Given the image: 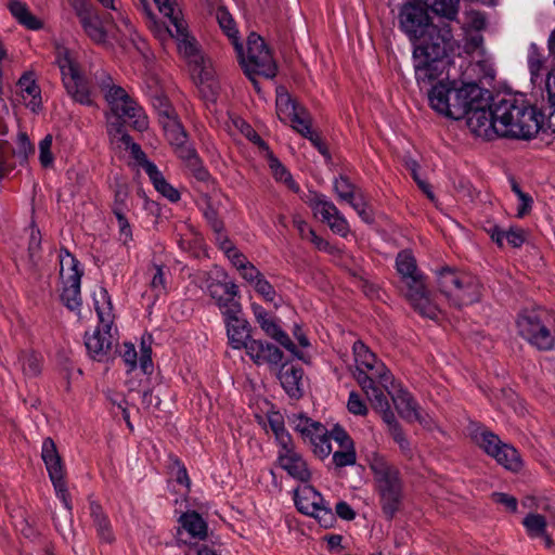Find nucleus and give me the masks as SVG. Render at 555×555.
I'll return each instance as SVG.
<instances>
[{
	"label": "nucleus",
	"mask_w": 555,
	"mask_h": 555,
	"mask_svg": "<svg viewBox=\"0 0 555 555\" xmlns=\"http://www.w3.org/2000/svg\"><path fill=\"white\" fill-rule=\"evenodd\" d=\"M494 116L500 137L529 140L541 129L544 115L524 98L504 94L496 96Z\"/></svg>",
	"instance_id": "f257e3e1"
},
{
	"label": "nucleus",
	"mask_w": 555,
	"mask_h": 555,
	"mask_svg": "<svg viewBox=\"0 0 555 555\" xmlns=\"http://www.w3.org/2000/svg\"><path fill=\"white\" fill-rule=\"evenodd\" d=\"M486 94H489V91L476 82L456 87L455 81H438L428 91V101L430 107L438 114L459 120L464 118L474 105L482 103V95Z\"/></svg>",
	"instance_id": "f03ea898"
},
{
	"label": "nucleus",
	"mask_w": 555,
	"mask_h": 555,
	"mask_svg": "<svg viewBox=\"0 0 555 555\" xmlns=\"http://www.w3.org/2000/svg\"><path fill=\"white\" fill-rule=\"evenodd\" d=\"M374 476L375 491L384 517L392 520L404 501V481L400 469L383 454L374 452L369 460Z\"/></svg>",
	"instance_id": "7ed1b4c3"
},
{
	"label": "nucleus",
	"mask_w": 555,
	"mask_h": 555,
	"mask_svg": "<svg viewBox=\"0 0 555 555\" xmlns=\"http://www.w3.org/2000/svg\"><path fill=\"white\" fill-rule=\"evenodd\" d=\"M405 3L399 13V23L402 31L412 41L414 48L422 43L429 46L436 42V37H442L444 41H452V33L449 25L439 27L430 22L428 9L434 10L422 0Z\"/></svg>",
	"instance_id": "20e7f679"
},
{
	"label": "nucleus",
	"mask_w": 555,
	"mask_h": 555,
	"mask_svg": "<svg viewBox=\"0 0 555 555\" xmlns=\"http://www.w3.org/2000/svg\"><path fill=\"white\" fill-rule=\"evenodd\" d=\"M436 274L438 288L451 306L462 308L480 300L482 286L475 275L448 266Z\"/></svg>",
	"instance_id": "39448f33"
},
{
	"label": "nucleus",
	"mask_w": 555,
	"mask_h": 555,
	"mask_svg": "<svg viewBox=\"0 0 555 555\" xmlns=\"http://www.w3.org/2000/svg\"><path fill=\"white\" fill-rule=\"evenodd\" d=\"M436 42L420 44L413 49L415 79L418 86L427 87L438 80L444 69V59L453 50L452 41L436 37Z\"/></svg>",
	"instance_id": "423d86ee"
},
{
	"label": "nucleus",
	"mask_w": 555,
	"mask_h": 555,
	"mask_svg": "<svg viewBox=\"0 0 555 555\" xmlns=\"http://www.w3.org/2000/svg\"><path fill=\"white\" fill-rule=\"evenodd\" d=\"M518 334L539 350L553 349L551 326L555 324V312L544 308L524 310L517 321Z\"/></svg>",
	"instance_id": "0eeeda50"
},
{
	"label": "nucleus",
	"mask_w": 555,
	"mask_h": 555,
	"mask_svg": "<svg viewBox=\"0 0 555 555\" xmlns=\"http://www.w3.org/2000/svg\"><path fill=\"white\" fill-rule=\"evenodd\" d=\"M99 297L103 305H106V307H101L100 300L96 298L94 299L95 311L102 328L98 327L91 335L86 334L85 345L90 357L93 360L101 362L107 357L113 346L111 334L113 324V305L108 292L104 287L100 288Z\"/></svg>",
	"instance_id": "6e6552de"
},
{
	"label": "nucleus",
	"mask_w": 555,
	"mask_h": 555,
	"mask_svg": "<svg viewBox=\"0 0 555 555\" xmlns=\"http://www.w3.org/2000/svg\"><path fill=\"white\" fill-rule=\"evenodd\" d=\"M62 76L63 86L67 94L81 105H94V91L90 81L80 72L79 65L75 62L67 49H57L55 60Z\"/></svg>",
	"instance_id": "1a4fd4ad"
},
{
	"label": "nucleus",
	"mask_w": 555,
	"mask_h": 555,
	"mask_svg": "<svg viewBox=\"0 0 555 555\" xmlns=\"http://www.w3.org/2000/svg\"><path fill=\"white\" fill-rule=\"evenodd\" d=\"M109 113L129 120V125L137 131H144L149 127L147 116L143 108L132 99L122 87L112 89L105 94Z\"/></svg>",
	"instance_id": "9d476101"
},
{
	"label": "nucleus",
	"mask_w": 555,
	"mask_h": 555,
	"mask_svg": "<svg viewBox=\"0 0 555 555\" xmlns=\"http://www.w3.org/2000/svg\"><path fill=\"white\" fill-rule=\"evenodd\" d=\"M73 9L86 36L95 44L107 42L106 25L113 23L111 14L101 15L88 0H75Z\"/></svg>",
	"instance_id": "9b49d317"
},
{
	"label": "nucleus",
	"mask_w": 555,
	"mask_h": 555,
	"mask_svg": "<svg viewBox=\"0 0 555 555\" xmlns=\"http://www.w3.org/2000/svg\"><path fill=\"white\" fill-rule=\"evenodd\" d=\"M41 457L46 464L50 480L54 487L56 496L62 501L64 507L70 513L73 509L70 494L65 481V468L56 444L48 437L42 442Z\"/></svg>",
	"instance_id": "f8f14e48"
},
{
	"label": "nucleus",
	"mask_w": 555,
	"mask_h": 555,
	"mask_svg": "<svg viewBox=\"0 0 555 555\" xmlns=\"http://www.w3.org/2000/svg\"><path fill=\"white\" fill-rule=\"evenodd\" d=\"M490 93L482 95V103L474 105L465 115L468 128L478 137H489L491 133L499 135V120L494 116L496 98L490 100Z\"/></svg>",
	"instance_id": "ddd939ff"
},
{
	"label": "nucleus",
	"mask_w": 555,
	"mask_h": 555,
	"mask_svg": "<svg viewBox=\"0 0 555 555\" xmlns=\"http://www.w3.org/2000/svg\"><path fill=\"white\" fill-rule=\"evenodd\" d=\"M406 292L405 297L421 315L436 319L438 317V307L430 299V292L428 291L425 276L418 273L414 276H408L403 280Z\"/></svg>",
	"instance_id": "4468645a"
},
{
	"label": "nucleus",
	"mask_w": 555,
	"mask_h": 555,
	"mask_svg": "<svg viewBox=\"0 0 555 555\" xmlns=\"http://www.w3.org/2000/svg\"><path fill=\"white\" fill-rule=\"evenodd\" d=\"M353 354L356 360V373L365 372L366 375L373 376V373L379 375V383L387 387L392 384V376L384 363L377 361L376 356L360 340L353 344Z\"/></svg>",
	"instance_id": "2eb2a0df"
},
{
	"label": "nucleus",
	"mask_w": 555,
	"mask_h": 555,
	"mask_svg": "<svg viewBox=\"0 0 555 555\" xmlns=\"http://www.w3.org/2000/svg\"><path fill=\"white\" fill-rule=\"evenodd\" d=\"M356 379L365 392L366 398L370 400L373 408L377 411L384 412L385 421L390 418V405L387 396L385 395V391L392 395L388 389L390 384H387V387H384L379 383V375L375 373H373V376H369L365 372H360L356 375Z\"/></svg>",
	"instance_id": "dca6fc26"
},
{
	"label": "nucleus",
	"mask_w": 555,
	"mask_h": 555,
	"mask_svg": "<svg viewBox=\"0 0 555 555\" xmlns=\"http://www.w3.org/2000/svg\"><path fill=\"white\" fill-rule=\"evenodd\" d=\"M236 53L245 75L250 79L255 88H258V81L255 79V75H260L266 78H274L276 76L278 66L271 52L245 57L244 48L242 47V52Z\"/></svg>",
	"instance_id": "f3484780"
},
{
	"label": "nucleus",
	"mask_w": 555,
	"mask_h": 555,
	"mask_svg": "<svg viewBox=\"0 0 555 555\" xmlns=\"http://www.w3.org/2000/svg\"><path fill=\"white\" fill-rule=\"evenodd\" d=\"M251 309L257 323L259 324V326L266 333L267 336L274 339L276 343H279L281 346H283L292 353H298L296 345L289 338L287 333L280 327V325L275 322L274 318H272L263 307L257 304H253Z\"/></svg>",
	"instance_id": "a211bd4d"
},
{
	"label": "nucleus",
	"mask_w": 555,
	"mask_h": 555,
	"mask_svg": "<svg viewBox=\"0 0 555 555\" xmlns=\"http://www.w3.org/2000/svg\"><path fill=\"white\" fill-rule=\"evenodd\" d=\"M311 208L315 215L321 217L323 222H326L330 229L339 234L346 236L349 232V225L345 217L340 214L337 207L330 201L325 199L323 195L315 196L311 203Z\"/></svg>",
	"instance_id": "6ab92c4d"
},
{
	"label": "nucleus",
	"mask_w": 555,
	"mask_h": 555,
	"mask_svg": "<svg viewBox=\"0 0 555 555\" xmlns=\"http://www.w3.org/2000/svg\"><path fill=\"white\" fill-rule=\"evenodd\" d=\"M179 522L181 528L178 529V541L186 544L192 539L205 540L208 533V525L205 519L195 511L183 513Z\"/></svg>",
	"instance_id": "aec40b11"
},
{
	"label": "nucleus",
	"mask_w": 555,
	"mask_h": 555,
	"mask_svg": "<svg viewBox=\"0 0 555 555\" xmlns=\"http://www.w3.org/2000/svg\"><path fill=\"white\" fill-rule=\"evenodd\" d=\"M66 257L69 258L73 273L64 280L61 299L69 310L75 311L79 310L81 306L80 280L82 272L77 269L78 261L68 251H66Z\"/></svg>",
	"instance_id": "412c9836"
},
{
	"label": "nucleus",
	"mask_w": 555,
	"mask_h": 555,
	"mask_svg": "<svg viewBox=\"0 0 555 555\" xmlns=\"http://www.w3.org/2000/svg\"><path fill=\"white\" fill-rule=\"evenodd\" d=\"M173 30L167 29L171 37L178 42L179 53L195 64H199L203 57L199 54L196 40L188 33V28L183 20H173Z\"/></svg>",
	"instance_id": "4be33fe9"
},
{
	"label": "nucleus",
	"mask_w": 555,
	"mask_h": 555,
	"mask_svg": "<svg viewBox=\"0 0 555 555\" xmlns=\"http://www.w3.org/2000/svg\"><path fill=\"white\" fill-rule=\"evenodd\" d=\"M245 350L253 362L257 365L264 363L278 365L283 360L282 350L275 345L262 339L254 338L253 340H249Z\"/></svg>",
	"instance_id": "5701e85b"
},
{
	"label": "nucleus",
	"mask_w": 555,
	"mask_h": 555,
	"mask_svg": "<svg viewBox=\"0 0 555 555\" xmlns=\"http://www.w3.org/2000/svg\"><path fill=\"white\" fill-rule=\"evenodd\" d=\"M224 323L229 344L234 349H246L249 340H253L254 338L250 336V325L248 321L243 318V313L225 318Z\"/></svg>",
	"instance_id": "b1692460"
},
{
	"label": "nucleus",
	"mask_w": 555,
	"mask_h": 555,
	"mask_svg": "<svg viewBox=\"0 0 555 555\" xmlns=\"http://www.w3.org/2000/svg\"><path fill=\"white\" fill-rule=\"evenodd\" d=\"M278 464L287 473L288 476L301 483H308L311 479V470L309 469L306 460L297 451L279 454Z\"/></svg>",
	"instance_id": "393cba45"
},
{
	"label": "nucleus",
	"mask_w": 555,
	"mask_h": 555,
	"mask_svg": "<svg viewBox=\"0 0 555 555\" xmlns=\"http://www.w3.org/2000/svg\"><path fill=\"white\" fill-rule=\"evenodd\" d=\"M176 155L185 164L192 175L202 182H206L210 178V173L204 167L194 146L188 141L172 146Z\"/></svg>",
	"instance_id": "a878e982"
},
{
	"label": "nucleus",
	"mask_w": 555,
	"mask_h": 555,
	"mask_svg": "<svg viewBox=\"0 0 555 555\" xmlns=\"http://www.w3.org/2000/svg\"><path fill=\"white\" fill-rule=\"evenodd\" d=\"M294 501L297 509L308 516L317 512L324 503L321 493L307 483L295 489Z\"/></svg>",
	"instance_id": "bb28decb"
},
{
	"label": "nucleus",
	"mask_w": 555,
	"mask_h": 555,
	"mask_svg": "<svg viewBox=\"0 0 555 555\" xmlns=\"http://www.w3.org/2000/svg\"><path fill=\"white\" fill-rule=\"evenodd\" d=\"M20 93L27 107L33 112L41 108V90L36 83L31 73H25L17 82Z\"/></svg>",
	"instance_id": "cd10ccee"
},
{
	"label": "nucleus",
	"mask_w": 555,
	"mask_h": 555,
	"mask_svg": "<svg viewBox=\"0 0 555 555\" xmlns=\"http://www.w3.org/2000/svg\"><path fill=\"white\" fill-rule=\"evenodd\" d=\"M391 398L397 412L402 418L408 422L422 423L417 403L410 392L399 389L396 393L391 395Z\"/></svg>",
	"instance_id": "c85d7f7f"
},
{
	"label": "nucleus",
	"mask_w": 555,
	"mask_h": 555,
	"mask_svg": "<svg viewBox=\"0 0 555 555\" xmlns=\"http://www.w3.org/2000/svg\"><path fill=\"white\" fill-rule=\"evenodd\" d=\"M302 374V369L296 366L286 367L283 365L280 370L279 379L283 389L291 398L299 399L302 396L300 388Z\"/></svg>",
	"instance_id": "c756f323"
},
{
	"label": "nucleus",
	"mask_w": 555,
	"mask_h": 555,
	"mask_svg": "<svg viewBox=\"0 0 555 555\" xmlns=\"http://www.w3.org/2000/svg\"><path fill=\"white\" fill-rule=\"evenodd\" d=\"M90 515L99 539L108 544L113 543L115 541V535L111 521L104 514L102 506L94 501L90 502Z\"/></svg>",
	"instance_id": "7c9ffc66"
},
{
	"label": "nucleus",
	"mask_w": 555,
	"mask_h": 555,
	"mask_svg": "<svg viewBox=\"0 0 555 555\" xmlns=\"http://www.w3.org/2000/svg\"><path fill=\"white\" fill-rule=\"evenodd\" d=\"M229 294L223 295L220 301H215V305L219 308L223 319L228 317H234V314H242V304L240 302V289L238 286L230 281Z\"/></svg>",
	"instance_id": "2f4dec72"
},
{
	"label": "nucleus",
	"mask_w": 555,
	"mask_h": 555,
	"mask_svg": "<svg viewBox=\"0 0 555 555\" xmlns=\"http://www.w3.org/2000/svg\"><path fill=\"white\" fill-rule=\"evenodd\" d=\"M146 173L152 181L155 190L170 202L176 203L180 199V193L164 178L155 164H149Z\"/></svg>",
	"instance_id": "473e14b6"
},
{
	"label": "nucleus",
	"mask_w": 555,
	"mask_h": 555,
	"mask_svg": "<svg viewBox=\"0 0 555 555\" xmlns=\"http://www.w3.org/2000/svg\"><path fill=\"white\" fill-rule=\"evenodd\" d=\"M9 10L17 22L27 29L38 30L42 27V22L29 11L25 2L11 0L9 2Z\"/></svg>",
	"instance_id": "72a5a7b5"
},
{
	"label": "nucleus",
	"mask_w": 555,
	"mask_h": 555,
	"mask_svg": "<svg viewBox=\"0 0 555 555\" xmlns=\"http://www.w3.org/2000/svg\"><path fill=\"white\" fill-rule=\"evenodd\" d=\"M217 21L220 25V27L223 29L224 34L229 37L232 44L234 46V49L236 52H242V43L238 40L237 37V29L235 27V22L232 17V15L229 13V11L223 8L219 7L217 9L216 13Z\"/></svg>",
	"instance_id": "f704fd0d"
},
{
	"label": "nucleus",
	"mask_w": 555,
	"mask_h": 555,
	"mask_svg": "<svg viewBox=\"0 0 555 555\" xmlns=\"http://www.w3.org/2000/svg\"><path fill=\"white\" fill-rule=\"evenodd\" d=\"M275 104L276 113L281 120L289 119L304 107L284 89L278 90Z\"/></svg>",
	"instance_id": "c9c22d12"
},
{
	"label": "nucleus",
	"mask_w": 555,
	"mask_h": 555,
	"mask_svg": "<svg viewBox=\"0 0 555 555\" xmlns=\"http://www.w3.org/2000/svg\"><path fill=\"white\" fill-rule=\"evenodd\" d=\"M427 5L431 7L435 14L449 22L456 21L460 0H422Z\"/></svg>",
	"instance_id": "e433bc0d"
},
{
	"label": "nucleus",
	"mask_w": 555,
	"mask_h": 555,
	"mask_svg": "<svg viewBox=\"0 0 555 555\" xmlns=\"http://www.w3.org/2000/svg\"><path fill=\"white\" fill-rule=\"evenodd\" d=\"M494 459L499 464L512 472H518L522 467V461L518 451L511 444L504 443Z\"/></svg>",
	"instance_id": "4c0bfd02"
},
{
	"label": "nucleus",
	"mask_w": 555,
	"mask_h": 555,
	"mask_svg": "<svg viewBox=\"0 0 555 555\" xmlns=\"http://www.w3.org/2000/svg\"><path fill=\"white\" fill-rule=\"evenodd\" d=\"M389 434L393 441L399 446L401 453L409 460L413 457V450L411 448L410 441L408 440L402 427L395 420L393 414H390V418H387Z\"/></svg>",
	"instance_id": "58836bf2"
},
{
	"label": "nucleus",
	"mask_w": 555,
	"mask_h": 555,
	"mask_svg": "<svg viewBox=\"0 0 555 555\" xmlns=\"http://www.w3.org/2000/svg\"><path fill=\"white\" fill-rule=\"evenodd\" d=\"M106 120L108 135L113 140L119 139L125 145H129L131 143V137L125 129V125L129 124V120L112 115L111 113L106 114Z\"/></svg>",
	"instance_id": "ea45409f"
},
{
	"label": "nucleus",
	"mask_w": 555,
	"mask_h": 555,
	"mask_svg": "<svg viewBox=\"0 0 555 555\" xmlns=\"http://www.w3.org/2000/svg\"><path fill=\"white\" fill-rule=\"evenodd\" d=\"M166 137L171 146L188 141V133L178 117L169 120H162Z\"/></svg>",
	"instance_id": "a19ab883"
},
{
	"label": "nucleus",
	"mask_w": 555,
	"mask_h": 555,
	"mask_svg": "<svg viewBox=\"0 0 555 555\" xmlns=\"http://www.w3.org/2000/svg\"><path fill=\"white\" fill-rule=\"evenodd\" d=\"M396 267L398 273L402 278V281L408 279V276H414L421 273L417 270V264L414 256L408 250H402L397 255Z\"/></svg>",
	"instance_id": "79ce46f5"
},
{
	"label": "nucleus",
	"mask_w": 555,
	"mask_h": 555,
	"mask_svg": "<svg viewBox=\"0 0 555 555\" xmlns=\"http://www.w3.org/2000/svg\"><path fill=\"white\" fill-rule=\"evenodd\" d=\"M269 167L278 181L284 182L292 191L299 190L289 171L272 153L269 154Z\"/></svg>",
	"instance_id": "37998d69"
},
{
	"label": "nucleus",
	"mask_w": 555,
	"mask_h": 555,
	"mask_svg": "<svg viewBox=\"0 0 555 555\" xmlns=\"http://www.w3.org/2000/svg\"><path fill=\"white\" fill-rule=\"evenodd\" d=\"M18 363L23 373L28 377H36L41 372V357L35 352H22Z\"/></svg>",
	"instance_id": "c03bdc74"
},
{
	"label": "nucleus",
	"mask_w": 555,
	"mask_h": 555,
	"mask_svg": "<svg viewBox=\"0 0 555 555\" xmlns=\"http://www.w3.org/2000/svg\"><path fill=\"white\" fill-rule=\"evenodd\" d=\"M522 525L526 528L528 534L532 538L545 535L546 520L545 517L540 514H528L524 518Z\"/></svg>",
	"instance_id": "a18cd8bd"
},
{
	"label": "nucleus",
	"mask_w": 555,
	"mask_h": 555,
	"mask_svg": "<svg viewBox=\"0 0 555 555\" xmlns=\"http://www.w3.org/2000/svg\"><path fill=\"white\" fill-rule=\"evenodd\" d=\"M289 120L292 121L293 129L304 138L313 131L310 114L305 107H301Z\"/></svg>",
	"instance_id": "49530a36"
},
{
	"label": "nucleus",
	"mask_w": 555,
	"mask_h": 555,
	"mask_svg": "<svg viewBox=\"0 0 555 555\" xmlns=\"http://www.w3.org/2000/svg\"><path fill=\"white\" fill-rule=\"evenodd\" d=\"M310 442L313 446L312 452L320 459H325L332 452L331 439L326 435L325 429L311 436Z\"/></svg>",
	"instance_id": "de8ad7c7"
},
{
	"label": "nucleus",
	"mask_w": 555,
	"mask_h": 555,
	"mask_svg": "<svg viewBox=\"0 0 555 555\" xmlns=\"http://www.w3.org/2000/svg\"><path fill=\"white\" fill-rule=\"evenodd\" d=\"M545 88L547 93V103H548V127L555 132V70L548 73L545 80Z\"/></svg>",
	"instance_id": "09e8293b"
},
{
	"label": "nucleus",
	"mask_w": 555,
	"mask_h": 555,
	"mask_svg": "<svg viewBox=\"0 0 555 555\" xmlns=\"http://www.w3.org/2000/svg\"><path fill=\"white\" fill-rule=\"evenodd\" d=\"M334 190L339 199L347 202L352 199L357 192V186L350 181L347 176L340 175L334 181Z\"/></svg>",
	"instance_id": "8fccbe9b"
},
{
	"label": "nucleus",
	"mask_w": 555,
	"mask_h": 555,
	"mask_svg": "<svg viewBox=\"0 0 555 555\" xmlns=\"http://www.w3.org/2000/svg\"><path fill=\"white\" fill-rule=\"evenodd\" d=\"M129 197V190L125 184H116L114 190V201L112 204V212L114 216L118 214H126L129 210L127 201Z\"/></svg>",
	"instance_id": "3c124183"
},
{
	"label": "nucleus",
	"mask_w": 555,
	"mask_h": 555,
	"mask_svg": "<svg viewBox=\"0 0 555 555\" xmlns=\"http://www.w3.org/2000/svg\"><path fill=\"white\" fill-rule=\"evenodd\" d=\"M405 168L410 171L413 180L416 182L418 188L427 195L428 198L434 199L435 195L431 191V186L428 182L421 179L418 175L420 165L415 159L406 158L404 160Z\"/></svg>",
	"instance_id": "603ef678"
},
{
	"label": "nucleus",
	"mask_w": 555,
	"mask_h": 555,
	"mask_svg": "<svg viewBox=\"0 0 555 555\" xmlns=\"http://www.w3.org/2000/svg\"><path fill=\"white\" fill-rule=\"evenodd\" d=\"M347 203L358 212L359 217L370 223L373 222V214L371 208L361 192H358L352 199H348Z\"/></svg>",
	"instance_id": "864d4df0"
},
{
	"label": "nucleus",
	"mask_w": 555,
	"mask_h": 555,
	"mask_svg": "<svg viewBox=\"0 0 555 555\" xmlns=\"http://www.w3.org/2000/svg\"><path fill=\"white\" fill-rule=\"evenodd\" d=\"M480 447L486 451L487 454L494 457L498 455L501 447L504 444L499 436L494 435L491 431H482L480 434Z\"/></svg>",
	"instance_id": "5fc2aeb1"
},
{
	"label": "nucleus",
	"mask_w": 555,
	"mask_h": 555,
	"mask_svg": "<svg viewBox=\"0 0 555 555\" xmlns=\"http://www.w3.org/2000/svg\"><path fill=\"white\" fill-rule=\"evenodd\" d=\"M357 454L354 446L340 448V450L333 453V463L336 467H345L356 464Z\"/></svg>",
	"instance_id": "6e6d98bb"
},
{
	"label": "nucleus",
	"mask_w": 555,
	"mask_h": 555,
	"mask_svg": "<svg viewBox=\"0 0 555 555\" xmlns=\"http://www.w3.org/2000/svg\"><path fill=\"white\" fill-rule=\"evenodd\" d=\"M230 282H221L215 279L207 280L206 291L214 301H220L223 295L229 294Z\"/></svg>",
	"instance_id": "4d7b16f0"
},
{
	"label": "nucleus",
	"mask_w": 555,
	"mask_h": 555,
	"mask_svg": "<svg viewBox=\"0 0 555 555\" xmlns=\"http://www.w3.org/2000/svg\"><path fill=\"white\" fill-rule=\"evenodd\" d=\"M264 53H270V50L267 48L263 39L255 33L250 34L247 39V53L245 57Z\"/></svg>",
	"instance_id": "13d9d810"
},
{
	"label": "nucleus",
	"mask_w": 555,
	"mask_h": 555,
	"mask_svg": "<svg viewBox=\"0 0 555 555\" xmlns=\"http://www.w3.org/2000/svg\"><path fill=\"white\" fill-rule=\"evenodd\" d=\"M154 107L157 109L162 120H169L178 117L175 108L165 96H157L154 99Z\"/></svg>",
	"instance_id": "bf43d9fd"
},
{
	"label": "nucleus",
	"mask_w": 555,
	"mask_h": 555,
	"mask_svg": "<svg viewBox=\"0 0 555 555\" xmlns=\"http://www.w3.org/2000/svg\"><path fill=\"white\" fill-rule=\"evenodd\" d=\"M296 429L300 431L305 438L310 439L311 436H314L317 433L323 431V426L308 417L300 416Z\"/></svg>",
	"instance_id": "052dcab7"
},
{
	"label": "nucleus",
	"mask_w": 555,
	"mask_h": 555,
	"mask_svg": "<svg viewBox=\"0 0 555 555\" xmlns=\"http://www.w3.org/2000/svg\"><path fill=\"white\" fill-rule=\"evenodd\" d=\"M347 409L350 413H352L354 415H360V416H365L369 412L364 400L356 391H351L349 393Z\"/></svg>",
	"instance_id": "680f3d73"
},
{
	"label": "nucleus",
	"mask_w": 555,
	"mask_h": 555,
	"mask_svg": "<svg viewBox=\"0 0 555 555\" xmlns=\"http://www.w3.org/2000/svg\"><path fill=\"white\" fill-rule=\"evenodd\" d=\"M310 516H313L319 524L324 528L333 527L335 522V514L332 508L324 503L318 508L317 512H313Z\"/></svg>",
	"instance_id": "e2e57ef3"
},
{
	"label": "nucleus",
	"mask_w": 555,
	"mask_h": 555,
	"mask_svg": "<svg viewBox=\"0 0 555 555\" xmlns=\"http://www.w3.org/2000/svg\"><path fill=\"white\" fill-rule=\"evenodd\" d=\"M51 146L52 135L47 134L39 143V160L43 167H49L53 163Z\"/></svg>",
	"instance_id": "0e129e2a"
},
{
	"label": "nucleus",
	"mask_w": 555,
	"mask_h": 555,
	"mask_svg": "<svg viewBox=\"0 0 555 555\" xmlns=\"http://www.w3.org/2000/svg\"><path fill=\"white\" fill-rule=\"evenodd\" d=\"M119 352L125 364L128 366V372H132L138 365V353L134 345L125 343Z\"/></svg>",
	"instance_id": "69168bd1"
},
{
	"label": "nucleus",
	"mask_w": 555,
	"mask_h": 555,
	"mask_svg": "<svg viewBox=\"0 0 555 555\" xmlns=\"http://www.w3.org/2000/svg\"><path fill=\"white\" fill-rule=\"evenodd\" d=\"M255 291L262 296L267 301L272 302L275 298V289L270 284L269 281L266 280V278L262 275L259 280L256 281L254 284Z\"/></svg>",
	"instance_id": "338daca9"
},
{
	"label": "nucleus",
	"mask_w": 555,
	"mask_h": 555,
	"mask_svg": "<svg viewBox=\"0 0 555 555\" xmlns=\"http://www.w3.org/2000/svg\"><path fill=\"white\" fill-rule=\"evenodd\" d=\"M504 238L512 247L518 248L526 241V231L518 227H511L508 231H505Z\"/></svg>",
	"instance_id": "774afa93"
}]
</instances>
